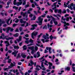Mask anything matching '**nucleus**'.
<instances>
[{
	"instance_id": "f257e3e1",
	"label": "nucleus",
	"mask_w": 75,
	"mask_h": 75,
	"mask_svg": "<svg viewBox=\"0 0 75 75\" xmlns=\"http://www.w3.org/2000/svg\"><path fill=\"white\" fill-rule=\"evenodd\" d=\"M38 21H36V23H38L39 25H41L42 24V21H43V18H41V16H40L38 17Z\"/></svg>"
},
{
	"instance_id": "f03ea898",
	"label": "nucleus",
	"mask_w": 75,
	"mask_h": 75,
	"mask_svg": "<svg viewBox=\"0 0 75 75\" xmlns=\"http://www.w3.org/2000/svg\"><path fill=\"white\" fill-rule=\"evenodd\" d=\"M37 34H38V32H36L35 33L34 32L32 33L31 35V37L32 39H34V36H36Z\"/></svg>"
},
{
	"instance_id": "7ed1b4c3",
	"label": "nucleus",
	"mask_w": 75,
	"mask_h": 75,
	"mask_svg": "<svg viewBox=\"0 0 75 75\" xmlns=\"http://www.w3.org/2000/svg\"><path fill=\"white\" fill-rule=\"evenodd\" d=\"M61 23H63V24H64V27H66L67 25H70L69 24V23H67L65 22V21H61Z\"/></svg>"
},
{
	"instance_id": "20e7f679",
	"label": "nucleus",
	"mask_w": 75,
	"mask_h": 75,
	"mask_svg": "<svg viewBox=\"0 0 75 75\" xmlns=\"http://www.w3.org/2000/svg\"><path fill=\"white\" fill-rule=\"evenodd\" d=\"M31 26L33 27L31 28L30 30H34V29L35 28V27H37V25L36 24H34L32 25Z\"/></svg>"
},
{
	"instance_id": "39448f33",
	"label": "nucleus",
	"mask_w": 75,
	"mask_h": 75,
	"mask_svg": "<svg viewBox=\"0 0 75 75\" xmlns=\"http://www.w3.org/2000/svg\"><path fill=\"white\" fill-rule=\"evenodd\" d=\"M36 68H35V70H37V71H40V69L38 68V67H39L40 69H42V68L41 66L40 65H37L36 66Z\"/></svg>"
},
{
	"instance_id": "423d86ee",
	"label": "nucleus",
	"mask_w": 75,
	"mask_h": 75,
	"mask_svg": "<svg viewBox=\"0 0 75 75\" xmlns=\"http://www.w3.org/2000/svg\"><path fill=\"white\" fill-rule=\"evenodd\" d=\"M6 23V22L4 21H1V20L0 19V27L1 26L2 24H5Z\"/></svg>"
},
{
	"instance_id": "0eeeda50",
	"label": "nucleus",
	"mask_w": 75,
	"mask_h": 75,
	"mask_svg": "<svg viewBox=\"0 0 75 75\" xmlns=\"http://www.w3.org/2000/svg\"><path fill=\"white\" fill-rule=\"evenodd\" d=\"M20 23H24V24H25V23H27V22L26 21H24L23 20V19H20Z\"/></svg>"
},
{
	"instance_id": "6e6552de",
	"label": "nucleus",
	"mask_w": 75,
	"mask_h": 75,
	"mask_svg": "<svg viewBox=\"0 0 75 75\" xmlns=\"http://www.w3.org/2000/svg\"><path fill=\"white\" fill-rule=\"evenodd\" d=\"M22 38L21 37V36H20L19 37V39H16V40H17V41L18 42H20L21 41Z\"/></svg>"
},
{
	"instance_id": "1a4fd4ad",
	"label": "nucleus",
	"mask_w": 75,
	"mask_h": 75,
	"mask_svg": "<svg viewBox=\"0 0 75 75\" xmlns=\"http://www.w3.org/2000/svg\"><path fill=\"white\" fill-rule=\"evenodd\" d=\"M10 29H11V28L10 27H8L6 29V33H9V31L10 30Z\"/></svg>"
},
{
	"instance_id": "9d476101",
	"label": "nucleus",
	"mask_w": 75,
	"mask_h": 75,
	"mask_svg": "<svg viewBox=\"0 0 75 75\" xmlns=\"http://www.w3.org/2000/svg\"><path fill=\"white\" fill-rule=\"evenodd\" d=\"M70 6H73V8L74 10L75 11V4H74V3H72L70 4Z\"/></svg>"
},
{
	"instance_id": "9b49d317",
	"label": "nucleus",
	"mask_w": 75,
	"mask_h": 75,
	"mask_svg": "<svg viewBox=\"0 0 75 75\" xmlns=\"http://www.w3.org/2000/svg\"><path fill=\"white\" fill-rule=\"evenodd\" d=\"M44 56H43L42 57H41V58H39V60H42H42L40 61V62H43V61H45V59H44Z\"/></svg>"
},
{
	"instance_id": "f8f14e48",
	"label": "nucleus",
	"mask_w": 75,
	"mask_h": 75,
	"mask_svg": "<svg viewBox=\"0 0 75 75\" xmlns=\"http://www.w3.org/2000/svg\"><path fill=\"white\" fill-rule=\"evenodd\" d=\"M23 3V2H18L17 3L16 5L17 6H19L20 5H21Z\"/></svg>"
},
{
	"instance_id": "ddd939ff",
	"label": "nucleus",
	"mask_w": 75,
	"mask_h": 75,
	"mask_svg": "<svg viewBox=\"0 0 75 75\" xmlns=\"http://www.w3.org/2000/svg\"><path fill=\"white\" fill-rule=\"evenodd\" d=\"M21 55L22 56V58H25L27 57L26 55L24 54H23V53H22L21 54Z\"/></svg>"
},
{
	"instance_id": "4468645a",
	"label": "nucleus",
	"mask_w": 75,
	"mask_h": 75,
	"mask_svg": "<svg viewBox=\"0 0 75 75\" xmlns=\"http://www.w3.org/2000/svg\"><path fill=\"white\" fill-rule=\"evenodd\" d=\"M5 44H7V45H6V47H8L9 45V42L8 41H6L5 42Z\"/></svg>"
},
{
	"instance_id": "2eb2a0df",
	"label": "nucleus",
	"mask_w": 75,
	"mask_h": 75,
	"mask_svg": "<svg viewBox=\"0 0 75 75\" xmlns=\"http://www.w3.org/2000/svg\"><path fill=\"white\" fill-rule=\"evenodd\" d=\"M14 49H16V50H18L20 47L18 46L14 45L13 46Z\"/></svg>"
},
{
	"instance_id": "dca6fc26",
	"label": "nucleus",
	"mask_w": 75,
	"mask_h": 75,
	"mask_svg": "<svg viewBox=\"0 0 75 75\" xmlns=\"http://www.w3.org/2000/svg\"><path fill=\"white\" fill-rule=\"evenodd\" d=\"M27 14V13L26 12H25L24 13H23V12H21V15H23V17H25V14Z\"/></svg>"
},
{
	"instance_id": "f3484780",
	"label": "nucleus",
	"mask_w": 75,
	"mask_h": 75,
	"mask_svg": "<svg viewBox=\"0 0 75 75\" xmlns=\"http://www.w3.org/2000/svg\"><path fill=\"white\" fill-rule=\"evenodd\" d=\"M65 70L66 71H70V67H67L66 68H65Z\"/></svg>"
},
{
	"instance_id": "a211bd4d",
	"label": "nucleus",
	"mask_w": 75,
	"mask_h": 75,
	"mask_svg": "<svg viewBox=\"0 0 75 75\" xmlns=\"http://www.w3.org/2000/svg\"><path fill=\"white\" fill-rule=\"evenodd\" d=\"M19 34L18 33H16L15 34L13 35L14 37H18V35Z\"/></svg>"
},
{
	"instance_id": "6ab92c4d",
	"label": "nucleus",
	"mask_w": 75,
	"mask_h": 75,
	"mask_svg": "<svg viewBox=\"0 0 75 75\" xmlns=\"http://www.w3.org/2000/svg\"><path fill=\"white\" fill-rule=\"evenodd\" d=\"M20 58H21V56H20V54L18 53L16 57V59H18Z\"/></svg>"
},
{
	"instance_id": "aec40b11",
	"label": "nucleus",
	"mask_w": 75,
	"mask_h": 75,
	"mask_svg": "<svg viewBox=\"0 0 75 75\" xmlns=\"http://www.w3.org/2000/svg\"><path fill=\"white\" fill-rule=\"evenodd\" d=\"M58 13L59 14H62V11H61V9H60L59 10L58 9Z\"/></svg>"
},
{
	"instance_id": "412c9836",
	"label": "nucleus",
	"mask_w": 75,
	"mask_h": 75,
	"mask_svg": "<svg viewBox=\"0 0 75 75\" xmlns=\"http://www.w3.org/2000/svg\"><path fill=\"white\" fill-rule=\"evenodd\" d=\"M52 26H53L52 25H50V24L49 23H48L47 24V27H48V28H49V27H50L51 28V27H52Z\"/></svg>"
},
{
	"instance_id": "4be33fe9",
	"label": "nucleus",
	"mask_w": 75,
	"mask_h": 75,
	"mask_svg": "<svg viewBox=\"0 0 75 75\" xmlns=\"http://www.w3.org/2000/svg\"><path fill=\"white\" fill-rule=\"evenodd\" d=\"M27 47V46L25 45H24L23 46V50H27V47Z\"/></svg>"
},
{
	"instance_id": "5701e85b",
	"label": "nucleus",
	"mask_w": 75,
	"mask_h": 75,
	"mask_svg": "<svg viewBox=\"0 0 75 75\" xmlns=\"http://www.w3.org/2000/svg\"><path fill=\"white\" fill-rule=\"evenodd\" d=\"M51 47H49V52L50 54H51L52 52L51 51Z\"/></svg>"
},
{
	"instance_id": "b1692460",
	"label": "nucleus",
	"mask_w": 75,
	"mask_h": 75,
	"mask_svg": "<svg viewBox=\"0 0 75 75\" xmlns=\"http://www.w3.org/2000/svg\"><path fill=\"white\" fill-rule=\"evenodd\" d=\"M10 58V56H8L7 57H5L4 58L5 60H7V59H9Z\"/></svg>"
},
{
	"instance_id": "393cba45",
	"label": "nucleus",
	"mask_w": 75,
	"mask_h": 75,
	"mask_svg": "<svg viewBox=\"0 0 75 75\" xmlns=\"http://www.w3.org/2000/svg\"><path fill=\"white\" fill-rule=\"evenodd\" d=\"M8 61L7 62L8 63L10 64V63H11V59H8Z\"/></svg>"
},
{
	"instance_id": "a878e982",
	"label": "nucleus",
	"mask_w": 75,
	"mask_h": 75,
	"mask_svg": "<svg viewBox=\"0 0 75 75\" xmlns=\"http://www.w3.org/2000/svg\"><path fill=\"white\" fill-rule=\"evenodd\" d=\"M11 3V1H8V2H7V6H9V5H10V4Z\"/></svg>"
},
{
	"instance_id": "bb28decb",
	"label": "nucleus",
	"mask_w": 75,
	"mask_h": 75,
	"mask_svg": "<svg viewBox=\"0 0 75 75\" xmlns=\"http://www.w3.org/2000/svg\"><path fill=\"white\" fill-rule=\"evenodd\" d=\"M63 72H64V70L61 71V73H58V74H59V75H61L62 74V73Z\"/></svg>"
},
{
	"instance_id": "cd10ccee",
	"label": "nucleus",
	"mask_w": 75,
	"mask_h": 75,
	"mask_svg": "<svg viewBox=\"0 0 75 75\" xmlns=\"http://www.w3.org/2000/svg\"><path fill=\"white\" fill-rule=\"evenodd\" d=\"M2 36H3V37H4V33H2L1 35V36H0V39H1V38H2Z\"/></svg>"
},
{
	"instance_id": "c85d7f7f",
	"label": "nucleus",
	"mask_w": 75,
	"mask_h": 75,
	"mask_svg": "<svg viewBox=\"0 0 75 75\" xmlns=\"http://www.w3.org/2000/svg\"><path fill=\"white\" fill-rule=\"evenodd\" d=\"M17 25H18V24L14 23L13 25V27H16V26H17Z\"/></svg>"
},
{
	"instance_id": "c756f323",
	"label": "nucleus",
	"mask_w": 75,
	"mask_h": 75,
	"mask_svg": "<svg viewBox=\"0 0 75 75\" xmlns=\"http://www.w3.org/2000/svg\"><path fill=\"white\" fill-rule=\"evenodd\" d=\"M49 38H50L51 40H52V39H53V36H52V35L49 37Z\"/></svg>"
},
{
	"instance_id": "7c9ffc66",
	"label": "nucleus",
	"mask_w": 75,
	"mask_h": 75,
	"mask_svg": "<svg viewBox=\"0 0 75 75\" xmlns=\"http://www.w3.org/2000/svg\"><path fill=\"white\" fill-rule=\"evenodd\" d=\"M43 38H44V39H45V40H46V39H47V37L45 35H44L43 36Z\"/></svg>"
},
{
	"instance_id": "2f4dec72",
	"label": "nucleus",
	"mask_w": 75,
	"mask_h": 75,
	"mask_svg": "<svg viewBox=\"0 0 75 75\" xmlns=\"http://www.w3.org/2000/svg\"><path fill=\"white\" fill-rule=\"evenodd\" d=\"M25 4H26V1H24L22 5L24 6V5H25Z\"/></svg>"
},
{
	"instance_id": "473e14b6",
	"label": "nucleus",
	"mask_w": 75,
	"mask_h": 75,
	"mask_svg": "<svg viewBox=\"0 0 75 75\" xmlns=\"http://www.w3.org/2000/svg\"><path fill=\"white\" fill-rule=\"evenodd\" d=\"M36 19V16H34L33 17V18L31 19V20L33 21V20H35Z\"/></svg>"
},
{
	"instance_id": "72a5a7b5",
	"label": "nucleus",
	"mask_w": 75,
	"mask_h": 75,
	"mask_svg": "<svg viewBox=\"0 0 75 75\" xmlns=\"http://www.w3.org/2000/svg\"><path fill=\"white\" fill-rule=\"evenodd\" d=\"M45 16H46V14L44 13V15H42L41 16V17L43 18H44L45 17Z\"/></svg>"
},
{
	"instance_id": "f704fd0d",
	"label": "nucleus",
	"mask_w": 75,
	"mask_h": 75,
	"mask_svg": "<svg viewBox=\"0 0 75 75\" xmlns=\"http://www.w3.org/2000/svg\"><path fill=\"white\" fill-rule=\"evenodd\" d=\"M11 20V18H9L8 19L7 21H6V23H9V21H10Z\"/></svg>"
},
{
	"instance_id": "c9c22d12",
	"label": "nucleus",
	"mask_w": 75,
	"mask_h": 75,
	"mask_svg": "<svg viewBox=\"0 0 75 75\" xmlns=\"http://www.w3.org/2000/svg\"><path fill=\"white\" fill-rule=\"evenodd\" d=\"M12 55H14V57H16V55H17V54H15L14 52H13L12 53Z\"/></svg>"
},
{
	"instance_id": "e433bc0d",
	"label": "nucleus",
	"mask_w": 75,
	"mask_h": 75,
	"mask_svg": "<svg viewBox=\"0 0 75 75\" xmlns=\"http://www.w3.org/2000/svg\"><path fill=\"white\" fill-rule=\"evenodd\" d=\"M47 29V25H45V26H44L43 28V29Z\"/></svg>"
},
{
	"instance_id": "4c0bfd02",
	"label": "nucleus",
	"mask_w": 75,
	"mask_h": 75,
	"mask_svg": "<svg viewBox=\"0 0 75 75\" xmlns=\"http://www.w3.org/2000/svg\"><path fill=\"white\" fill-rule=\"evenodd\" d=\"M19 72H20L21 73V75H24V73L22 72V71H21V70L19 69Z\"/></svg>"
},
{
	"instance_id": "58836bf2",
	"label": "nucleus",
	"mask_w": 75,
	"mask_h": 75,
	"mask_svg": "<svg viewBox=\"0 0 75 75\" xmlns=\"http://www.w3.org/2000/svg\"><path fill=\"white\" fill-rule=\"evenodd\" d=\"M38 47H37V46H35V50L36 51H37L38 50Z\"/></svg>"
},
{
	"instance_id": "ea45409f",
	"label": "nucleus",
	"mask_w": 75,
	"mask_h": 75,
	"mask_svg": "<svg viewBox=\"0 0 75 75\" xmlns=\"http://www.w3.org/2000/svg\"><path fill=\"white\" fill-rule=\"evenodd\" d=\"M30 6V5L29 4H27L25 6V8H27V7H28Z\"/></svg>"
},
{
	"instance_id": "a19ab883",
	"label": "nucleus",
	"mask_w": 75,
	"mask_h": 75,
	"mask_svg": "<svg viewBox=\"0 0 75 75\" xmlns=\"http://www.w3.org/2000/svg\"><path fill=\"white\" fill-rule=\"evenodd\" d=\"M54 23L55 25H58V22L55 21H54V22H53Z\"/></svg>"
},
{
	"instance_id": "79ce46f5",
	"label": "nucleus",
	"mask_w": 75,
	"mask_h": 75,
	"mask_svg": "<svg viewBox=\"0 0 75 75\" xmlns=\"http://www.w3.org/2000/svg\"><path fill=\"white\" fill-rule=\"evenodd\" d=\"M33 41L32 40V39H30L29 40V42H31V43H33Z\"/></svg>"
},
{
	"instance_id": "37998d69",
	"label": "nucleus",
	"mask_w": 75,
	"mask_h": 75,
	"mask_svg": "<svg viewBox=\"0 0 75 75\" xmlns=\"http://www.w3.org/2000/svg\"><path fill=\"white\" fill-rule=\"evenodd\" d=\"M30 64H31V65H33V64H34V63L33 62V61L31 60L30 61Z\"/></svg>"
},
{
	"instance_id": "c03bdc74",
	"label": "nucleus",
	"mask_w": 75,
	"mask_h": 75,
	"mask_svg": "<svg viewBox=\"0 0 75 75\" xmlns=\"http://www.w3.org/2000/svg\"><path fill=\"white\" fill-rule=\"evenodd\" d=\"M48 64L49 65V66H52V63L50 62H49L48 63Z\"/></svg>"
},
{
	"instance_id": "a18cd8bd",
	"label": "nucleus",
	"mask_w": 75,
	"mask_h": 75,
	"mask_svg": "<svg viewBox=\"0 0 75 75\" xmlns=\"http://www.w3.org/2000/svg\"><path fill=\"white\" fill-rule=\"evenodd\" d=\"M42 35V33H41L40 35H38V38H40L41 37V35Z\"/></svg>"
},
{
	"instance_id": "49530a36",
	"label": "nucleus",
	"mask_w": 75,
	"mask_h": 75,
	"mask_svg": "<svg viewBox=\"0 0 75 75\" xmlns=\"http://www.w3.org/2000/svg\"><path fill=\"white\" fill-rule=\"evenodd\" d=\"M34 14H35V15H37L38 14V13H37V11H34Z\"/></svg>"
},
{
	"instance_id": "de8ad7c7",
	"label": "nucleus",
	"mask_w": 75,
	"mask_h": 75,
	"mask_svg": "<svg viewBox=\"0 0 75 75\" xmlns=\"http://www.w3.org/2000/svg\"><path fill=\"white\" fill-rule=\"evenodd\" d=\"M29 48H30V49H31L32 50V51L34 50V47H29Z\"/></svg>"
},
{
	"instance_id": "09e8293b",
	"label": "nucleus",
	"mask_w": 75,
	"mask_h": 75,
	"mask_svg": "<svg viewBox=\"0 0 75 75\" xmlns=\"http://www.w3.org/2000/svg\"><path fill=\"white\" fill-rule=\"evenodd\" d=\"M66 20L67 21H69V17L67 18Z\"/></svg>"
},
{
	"instance_id": "8fccbe9b",
	"label": "nucleus",
	"mask_w": 75,
	"mask_h": 75,
	"mask_svg": "<svg viewBox=\"0 0 75 75\" xmlns=\"http://www.w3.org/2000/svg\"><path fill=\"white\" fill-rule=\"evenodd\" d=\"M4 71H7V70H8V69H9V68H4Z\"/></svg>"
},
{
	"instance_id": "3c124183",
	"label": "nucleus",
	"mask_w": 75,
	"mask_h": 75,
	"mask_svg": "<svg viewBox=\"0 0 75 75\" xmlns=\"http://www.w3.org/2000/svg\"><path fill=\"white\" fill-rule=\"evenodd\" d=\"M11 32H13V31H14V29L13 28H11V29H10Z\"/></svg>"
},
{
	"instance_id": "603ef678",
	"label": "nucleus",
	"mask_w": 75,
	"mask_h": 75,
	"mask_svg": "<svg viewBox=\"0 0 75 75\" xmlns=\"http://www.w3.org/2000/svg\"><path fill=\"white\" fill-rule=\"evenodd\" d=\"M43 64L44 62H42L41 64V67H42V68L44 67V65H43Z\"/></svg>"
},
{
	"instance_id": "864d4df0",
	"label": "nucleus",
	"mask_w": 75,
	"mask_h": 75,
	"mask_svg": "<svg viewBox=\"0 0 75 75\" xmlns=\"http://www.w3.org/2000/svg\"><path fill=\"white\" fill-rule=\"evenodd\" d=\"M34 3L35 5V6H39V5L37 4V3H36V2H34Z\"/></svg>"
},
{
	"instance_id": "5fc2aeb1",
	"label": "nucleus",
	"mask_w": 75,
	"mask_h": 75,
	"mask_svg": "<svg viewBox=\"0 0 75 75\" xmlns=\"http://www.w3.org/2000/svg\"><path fill=\"white\" fill-rule=\"evenodd\" d=\"M19 29L20 31H21L23 30V28H22L21 27H20Z\"/></svg>"
},
{
	"instance_id": "6e6d98bb",
	"label": "nucleus",
	"mask_w": 75,
	"mask_h": 75,
	"mask_svg": "<svg viewBox=\"0 0 75 75\" xmlns=\"http://www.w3.org/2000/svg\"><path fill=\"white\" fill-rule=\"evenodd\" d=\"M14 52L15 54H17L18 53V51H16V50H15L14 52Z\"/></svg>"
},
{
	"instance_id": "4d7b16f0",
	"label": "nucleus",
	"mask_w": 75,
	"mask_h": 75,
	"mask_svg": "<svg viewBox=\"0 0 75 75\" xmlns=\"http://www.w3.org/2000/svg\"><path fill=\"white\" fill-rule=\"evenodd\" d=\"M69 64H70V65H72V60H70Z\"/></svg>"
},
{
	"instance_id": "13d9d810",
	"label": "nucleus",
	"mask_w": 75,
	"mask_h": 75,
	"mask_svg": "<svg viewBox=\"0 0 75 75\" xmlns=\"http://www.w3.org/2000/svg\"><path fill=\"white\" fill-rule=\"evenodd\" d=\"M56 4H57V2H55L54 3V7H56L57 6V5Z\"/></svg>"
},
{
	"instance_id": "bf43d9fd",
	"label": "nucleus",
	"mask_w": 75,
	"mask_h": 75,
	"mask_svg": "<svg viewBox=\"0 0 75 75\" xmlns=\"http://www.w3.org/2000/svg\"><path fill=\"white\" fill-rule=\"evenodd\" d=\"M28 25H29V24H28V23H26V25L25 26V27L26 28L27 27H28Z\"/></svg>"
},
{
	"instance_id": "052dcab7",
	"label": "nucleus",
	"mask_w": 75,
	"mask_h": 75,
	"mask_svg": "<svg viewBox=\"0 0 75 75\" xmlns=\"http://www.w3.org/2000/svg\"><path fill=\"white\" fill-rule=\"evenodd\" d=\"M18 31H19L18 29L16 28V30H15V32H16V33H17V32H18Z\"/></svg>"
},
{
	"instance_id": "680f3d73",
	"label": "nucleus",
	"mask_w": 75,
	"mask_h": 75,
	"mask_svg": "<svg viewBox=\"0 0 75 75\" xmlns=\"http://www.w3.org/2000/svg\"><path fill=\"white\" fill-rule=\"evenodd\" d=\"M18 21H19V20L18 19H17L15 21V23H18Z\"/></svg>"
},
{
	"instance_id": "e2e57ef3",
	"label": "nucleus",
	"mask_w": 75,
	"mask_h": 75,
	"mask_svg": "<svg viewBox=\"0 0 75 75\" xmlns=\"http://www.w3.org/2000/svg\"><path fill=\"white\" fill-rule=\"evenodd\" d=\"M32 7L33 8H35V5L34 4H32Z\"/></svg>"
},
{
	"instance_id": "0e129e2a",
	"label": "nucleus",
	"mask_w": 75,
	"mask_h": 75,
	"mask_svg": "<svg viewBox=\"0 0 75 75\" xmlns=\"http://www.w3.org/2000/svg\"><path fill=\"white\" fill-rule=\"evenodd\" d=\"M52 19L53 21V22H54V21H55L56 20V19L54 18V17L52 18Z\"/></svg>"
},
{
	"instance_id": "69168bd1",
	"label": "nucleus",
	"mask_w": 75,
	"mask_h": 75,
	"mask_svg": "<svg viewBox=\"0 0 75 75\" xmlns=\"http://www.w3.org/2000/svg\"><path fill=\"white\" fill-rule=\"evenodd\" d=\"M61 32H62V30H60V31L58 32V34H61Z\"/></svg>"
},
{
	"instance_id": "338daca9",
	"label": "nucleus",
	"mask_w": 75,
	"mask_h": 75,
	"mask_svg": "<svg viewBox=\"0 0 75 75\" xmlns=\"http://www.w3.org/2000/svg\"><path fill=\"white\" fill-rule=\"evenodd\" d=\"M34 52H35V50H32V51L31 52V53L32 54H34Z\"/></svg>"
},
{
	"instance_id": "774afa93",
	"label": "nucleus",
	"mask_w": 75,
	"mask_h": 75,
	"mask_svg": "<svg viewBox=\"0 0 75 75\" xmlns=\"http://www.w3.org/2000/svg\"><path fill=\"white\" fill-rule=\"evenodd\" d=\"M25 37H29V35H28V34H26L25 35Z\"/></svg>"
}]
</instances>
